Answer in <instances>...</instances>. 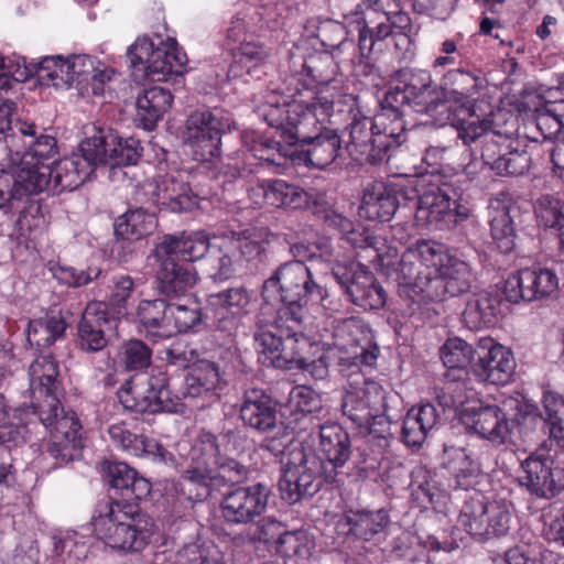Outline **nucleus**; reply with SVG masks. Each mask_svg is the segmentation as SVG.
<instances>
[{"mask_svg": "<svg viewBox=\"0 0 564 564\" xmlns=\"http://www.w3.org/2000/svg\"><path fill=\"white\" fill-rule=\"evenodd\" d=\"M333 110L326 97L308 101L280 102V96L270 93L264 101L253 108V117L273 129L281 140H265L253 147V156L268 166H282L286 158L299 159L307 166L323 170L341 153L344 140L337 129L323 120Z\"/></svg>", "mask_w": 564, "mask_h": 564, "instance_id": "f257e3e1", "label": "nucleus"}, {"mask_svg": "<svg viewBox=\"0 0 564 564\" xmlns=\"http://www.w3.org/2000/svg\"><path fill=\"white\" fill-rule=\"evenodd\" d=\"M95 535L115 550L138 552L154 534V520L137 503L108 500L98 505L93 517Z\"/></svg>", "mask_w": 564, "mask_h": 564, "instance_id": "f03ea898", "label": "nucleus"}, {"mask_svg": "<svg viewBox=\"0 0 564 564\" xmlns=\"http://www.w3.org/2000/svg\"><path fill=\"white\" fill-rule=\"evenodd\" d=\"M350 122L346 130L349 140L345 149L356 160L371 165L389 161L391 152L405 140V123L398 121V127H389L383 120L365 116L359 109L350 110Z\"/></svg>", "mask_w": 564, "mask_h": 564, "instance_id": "7ed1b4c3", "label": "nucleus"}, {"mask_svg": "<svg viewBox=\"0 0 564 564\" xmlns=\"http://www.w3.org/2000/svg\"><path fill=\"white\" fill-rule=\"evenodd\" d=\"M380 349L372 343L366 326L358 319L341 321L334 329L333 343L326 349V358L345 377L358 375L362 366L371 367Z\"/></svg>", "mask_w": 564, "mask_h": 564, "instance_id": "20e7f679", "label": "nucleus"}, {"mask_svg": "<svg viewBox=\"0 0 564 564\" xmlns=\"http://www.w3.org/2000/svg\"><path fill=\"white\" fill-rule=\"evenodd\" d=\"M262 296L278 299L290 311L291 321L301 322L299 312L310 299L322 300L324 290L312 278L302 261H290L279 267L262 284Z\"/></svg>", "mask_w": 564, "mask_h": 564, "instance_id": "39448f33", "label": "nucleus"}, {"mask_svg": "<svg viewBox=\"0 0 564 564\" xmlns=\"http://www.w3.org/2000/svg\"><path fill=\"white\" fill-rule=\"evenodd\" d=\"M130 66L142 73V78L150 82H167L172 76L183 75L187 62L186 54L182 52L175 39H160L154 43L147 36L139 37L127 54Z\"/></svg>", "mask_w": 564, "mask_h": 564, "instance_id": "423d86ee", "label": "nucleus"}, {"mask_svg": "<svg viewBox=\"0 0 564 564\" xmlns=\"http://www.w3.org/2000/svg\"><path fill=\"white\" fill-rule=\"evenodd\" d=\"M511 522L510 503L505 500H487L479 491L465 499L458 516V524L478 542L507 535Z\"/></svg>", "mask_w": 564, "mask_h": 564, "instance_id": "0eeeda50", "label": "nucleus"}, {"mask_svg": "<svg viewBox=\"0 0 564 564\" xmlns=\"http://www.w3.org/2000/svg\"><path fill=\"white\" fill-rule=\"evenodd\" d=\"M432 76L427 70H415L409 74L404 83L391 86L380 101L381 112L378 120L384 121L392 118L390 127H398V121L403 122L408 110L433 116V102L437 99L431 90Z\"/></svg>", "mask_w": 564, "mask_h": 564, "instance_id": "6e6552de", "label": "nucleus"}, {"mask_svg": "<svg viewBox=\"0 0 564 564\" xmlns=\"http://www.w3.org/2000/svg\"><path fill=\"white\" fill-rule=\"evenodd\" d=\"M293 326H273L275 333L265 332L256 337L253 347L259 362L267 367L294 370L312 348L311 339L299 329L300 323Z\"/></svg>", "mask_w": 564, "mask_h": 564, "instance_id": "1a4fd4ad", "label": "nucleus"}, {"mask_svg": "<svg viewBox=\"0 0 564 564\" xmlns=\"http://www.w3.org/2000/svg\"><path fill=\"white\" fill-rule=\"evenodd\" d=\"M171 378L165 370L153 368L140 382H128L118 391L124 409L138 413H175L182 406L181 399L170 389Z\"/></svg>", "mask_w": 564, "mask_h": 564, "instance_id": "9d476101", "label": "nucleus"}, {"mask_svg": "<svg viewBox=\"0 0 564 564\" xmlns=\"http://www.w3.org/2000/svg\"><path fill=\"white\" fill-rule=\"evenodd\" d=\"M56 140L37 133L34 123L18 122L10 134L0 141V166L11 167L22 164H46L56 154Z\"/></svg>", "mask_w": 564, "mask_h": 564, "instance_id": "9b49d317", "label": "nucleus"}, {"mask_svg": "<svg viewBox=\"0 0 564 564\" xmlns=\"http://www.w3.org/2000/svg\"><path fill=\"white\" fill-rule=\"evenodd\" d=\"M524 411V419L530 416L527 405H522L518 400L505 401L502 405L486 404L478 408H470L463 414V422L466 427L484 440L496 445H503L511 437L513 426L520 424L518 414H512V410Z\"/></svg>", "mask_w": 564, "mask_h": 564, "instance_id": "f8f14e48", "label": "nucleus"}, {"mask_svg": "<svg viewBox=\"0 0 564 564\" xmlns=\"http://www.w3.org/2000/svg\"><path fill=\"white\" fill-rule=\"evenodd\" d=\"M296 462L281 459V475L278 482L282 500L290 505L312 498L323 487L325 473L319 457L307 456L303 449L295 453Z\"/></svg>", "mask_w": 564, "mask_h": 564, "instance_id": "ddd939ff", "label": "nucleus"}, {"mask_svg": "<svg viewBox=\"0 0 564 564\" xmlns=\"http://www.w3.org/2000/svg\"><path fill=\"white\" fill-rule=\"evenodd\" d=\"M56 404L54 410L46 414L48 420L42 417L39 409H32L40 422L48 430L50 437L46 443V453L54 459L56 467L74 460L83 448L82 425L72 410L65 411Z\"/></svg>", "mask_w": 564, "mask_h": 564, "instance_id": "4468645a", "label": "nucleus"}, {"mask_svg": "<svg viewBox=\"0 0 564 564\" xmlns=\"http://www.w3.org/2000/svg\"><path fill=\"white\" fill-rule=\"evenodd\" d=\"M332 275L349 301L367 310L382 308L388 294L375 275L359 263L336 264Z\"/></svg>", "mask_w": 564, "mask_h": 564, "instance_id": "2eb2a0df", "label": "nucleus"}, {"mask_svg": "<svg viewBox=\"0 0 564 564\" xmlns=\"http://www.w3.org/2000/svg\"><path fill=\"white\" fill-rule=\"evenodd\" d=\"M229 124L210 110H197L186 121L185 143L196 161L208 162L219 156L221 134Z\"/></svg>", "mask_w": 564, "mask_h": 564, "instance_id": "dca6fc26", "label": "nucleus"}, {"mask_svg": "<svg viewBox=\"0 0 564 564\" xmlns=\"http://www.w3.org/2000/svg\"><path fill=\"white\" fill-rule=\"evenodd\" d=\"M558 292V278L549 268L534 265L511 274L505 283V295L510 303L553 299Z\"/></svg>", "mask_w": 564, "mask_h": 564, "instance_id": "f3484780", "label": "nucleus"}, {"mask_svg": "<svg viewBox=\"0 0 564 564\" xmlns=\"http://www.w3.org/2000/svg\"><path fill=\"white\" fill-rule=\"evenodd\" d=\"M340 409L352 426L361 430L378 416V413L386 412V391L376 381L362 377L361 386L349 384V389L343 395Z\"/></svg>", "mask_w": 564, "mask_h": 564, "instance_id": "a211bd4d", "label": "nucleus"}, {"mask_svg": "<svg viewBox=\"0 0 564 564\" xmlns=\"http://www.w3.org/2000/svg\"><path fill=\"white\" fill-rule=\"evenodd\" d=\"M31 408L39 409L42 417L58 404L56 391L59 382V367L51 352L41 351L29 367Z\"/></svg>", "mask_w": 564, "mask_h": 564, "instance_id": "6ab92c4d", "label": "nucleus"}, {"mask_svg": "<svg viewBox=\"0 0 564 564\" xmlns=\"http://www.w3.org/2000/svg\"><path fill=\"white\" fill-rule=\"evenodd\" d=\"M473 375L480 382L506 384L510 381L516 362L512 352L490 337L480 338L475 347Z\"/></svg>", "mask_w": 564, "mask_h": 564, "instance_id": "aec40b11", "label": "nucleus"}, {"mask_svg": "<svg viewBox=\"0 0 564 564\" xmlns=\"http://www.w3.org/2000/svg\"><path fill=\"white\" fill-rule=\"evenodd\" d=\"M420 204L419 221L437 230L455 227L457 223L466 220L471 213L467 203L451 199L437 186L431 187V191L421 197Z\"/></svg>", "mask_w": 564, "mask_h": 564, "instance_id": "412c9836", "label": "nucleus"}, {"mask_svg": "<svg viewBox=\"0 0 564 564\" xmlns=\"http://www.w3.org/2000/svg\"><path fill=\"white\" fill-rule=\"evenodd\" d=\"M521 470L519 485L536 498L552 499L564 488L561 470L553 468L549 456L531 454L521 462Z\"/></svg>", "mask_w": 564, "mask_h": 564, "instance_id": "4be33fe9", "label": "nucleus"}, {"mask_svg": "<svg viewBox=\"0 0 564 564\" xmlns=\"http://www.w3.org/2000/svg\"><path fill=\"white\" fill-rule=\"evenodd\" d=\"M93 143L86 138L79 145V151L64 158L52 166L51 181L54 191H74L85 183L98 166Z\"/></svg>", "mask_w": 564, "mask_h": 564, "instance_id": "5701e85b", "label": "nucleus"}, {"mask_svg": "<svg viewBox=\"0 0 564 564\" xmlns=\"http://www.w3.org/2000/svg\"><path fill=\"white\" fill-rule=\"evenodd\" d=\"M88 140L93 143L97 165H109L111 169L134 165L141 156L139 140L122 139L111 129H98Z\"/></svg>", "mask_w": 564, "mask_h": 564, "instance_id": "b1692460", "label": "nucleus"}, {"mask_svg": "<svg viewBox=\"0 0 564 564\" xmlns=\"http://www.w3.org/2000/svg\"><path fill=\"white\" fill-rule=\"evenodd\" d=\"M476 275L471 267L464 260L452 256L444 262L440 273L434 275L430 285V302L444 301L471 290Z\"/></svg>", "mask_w": 564, "mask_h": 564, "instance_id": "393cba45", "label": "nucleus"}, {"mask_svg": "<svg viewBox=\"0 0 564 564\" xmlns=\"http://www.w3.org/2000/svg\"><path fill=\"white\" fill-rule=\"evenodd\" d=\"M395 279L399 284L400 296L408 299L412 304L430 302V285L434 280L433 270H426L416 261L413 252L408 249L398 262Z\"/></svg>", "mask_w": 564, "mask_h": 564, "instance_id": "a878e982", "label": "nucleus"}, {"mask_svg": "<svg viewBox=\"0 0 564 564\" xmlns=\"http://www.w3.org/2000/svg\"><path fill=\"white\" fill-rule=\"evenodd\" d=\"M107 304L94 301L87 304L77 323V347L79 350L94 354L102 351L107 345L106 328L110 319Z\"/></svg>", "mask_w": 564, "mask_h": 564, "instance_id": "bb28decb", "label": "nucleus"}, {"mask_svg": "<svg viewBox=\"0 0 564 564\" xmlns=\"http://www.w3.org/2000/svg\"><path fill=\"white\" fill-rule=\"evenodd\" d=\"M160 268L155 276V289L170 301L183 296L197 282L193 265L182 263L172 256L155 254Z\"/></svg>", "mask_w": 564, "mask_h": 564, "instance_id": "cd10ccee", "label": "nucleus"}, {"mask_svg": "<svg viewBox=\"0 0 564 564\" xmlns=\"http://www.w3.org/2000/svg\"><path fill=\"white\" fill-rule=\"evenodd\" d=\"M480 86V78L468 70L462 68L448 70L443 75L440 87L431 83V90L437 96L432 106L434 113L440 108L449 112L451 107L447 105L449 100L464 102L478 94Z\"/></svg>", "mask_w": 564, "mask_h": 564, "instance_id": "c85d7f7f", "label": "nucleus"}, {"mask_svg": "<svg viewBox=\"0 0 564 564\" xmlns=\"http://www.w3.org/2000/svg\"><path fill=\"white\" fill-rule=\"evenodd\" d=\"M318 451L321 456L332 465V470L325 471L326 482H339L337 469L344 467L351 456V441L348 432L336 423L322 425Z\"/></svg>", "mask_w": 564, "mask_h": 564, "instance_id": "c756f323", "label": "nucleus"}, {"mask_svg": "<svg viewBox=\"0 0 564 564\" xmlns=\"http://www.w3.org/2000/svg\"><path fill=\"white\" fill-rule=\"evenodd\" d=\"M152 202L173 213L188 212L197 204L196 196L180 173L159 175L151 191Z\"/></svg>", "mask_w": 564, "mask_h": 564, "instance_id": "7c9ffc66", "label": "nucleus"}, {"mask_svg": "<svg viewBox=\"0 0 564 564\" xmlns=\"http://www.w3.org/2000/svg\"><path fill=\"white\" fill-rule=\"evenodd\" d=\"M441 466L446 470L449 485L454 489L474 488L482 475L480 463L463 447H445Z\"/></svg>", "mask_w": 564, "mask_h": 564, "instance_id": "2f4dec72", "label": "nucleus"}, {"mask_svg": "<svg viewBox=\"0 0 564 564\" xmlns=\"http://www.w3.org/2000/svg\"><path fill=\"white\" fill-rule=\"evenodd\" d=\"M215 251L208 236L204 231L183 235L182 237L164 236L154 249V254L172 256L182 263L202 259L208 251Z\"/></svg>", "mask_w": 564, "mask_h": 564, "instance_id": "473e14b6", "label": "nucleus"}, {"mask_svg": "<svg viewBox=\"0 0 564 564\" xmlns=\"http://www.w3.org/2000/svg\"><path fill=\"white\" fill-rule=\"evenodd\" d=\"M366 9V12L362 10L361 14L349 19L358 24V48L362 58H369L376 50L382 51L383 41L394 36L384 13L372 12V7Z\"/></svg>", "mask_w": 564, "mask_h": 564, "instance_id": "72a5a7b5", "label": "nucleus"}, {"mask_svg": "<svg viewBox=\"0 0 564 564\" xmlns=\"http://www.w3.org/2000/svg\"><path fill=\"white\" fill-rule=\"evenodd\" d=\"M108 434L112 443L137 457H150L153 460L166 464L173 459L172 454L158 441L144 435L132 433L124 423L112 424Z\"/></svg>", "mask_w": 564, "mask_h": 564, "instance_id": "f704fd0d", "label": "nucleus"}, {"mask_svg": "<svg viewBox=\"0 0 564 564\" xmlns=\"http://www.w3.org/2000/svg\"><path fill=\"white\" fill-rule=\"evenodd\" d=\"M399 207L395 188L382 181L369 183L362 195L361 212L369 220L389 221Z\"/></svg>", "mask_w": 564, "mask_h": 564, "instance_id": "c9c22d12", "label": "nucleus"}, {"mask_svg": "<svg viewBox=\"0 0 564 564\" xmlns=\"http://www.w3.org/2000/svg\"><path fill=\"white\" fill-rule=\"evenodd\" d=\"M137 322L144 336L159 341L169 338V301L164 299L142 300L137 307Z\"/></svg>", "mask_w": 564, "mask_h": 564, "instance_id": "e433bc0d", "label": "nucleus"}, {"mask_svg": "<svg viewBox=\"0 0 564 564\" xmlns=\"http://www.w3.org/2000/svg\"><path fill=\"white\" fill-rule=\"evenodd\" d=\"M2 171H10L12 173L13 185L10 194L14 198H21L24 195H32L44 191L52 184L51 164H22L18 163L11 167H2Z\"/></svg>", "mask_w": 564, "mask_h": 564, "instance_id": "4c0bfd02", "label": "nucleus"}, {"mask_svg": "<svg viewBox=\"0 0 564 564\" xmlns=\"http://www.w3.org/2000/svg\"><path fill=\"white\" fill-rule=\"evenodd\" d=\"M208 303L213 307L224 310L231 315V318L224 315L219 319L218 328L230 335L236 334L238 328L242 326V318L246 314L247 289L245 285L210 294L208 296Z\"/></svg>", "mask_w": 564, "mask_h": 564, "instance_id": "58836bf2", "label": "nucleus"}, {"mask_svg": "<svg viewBox=\"0 0 564 564\" xmlns=\"http://www.w3.org/2000/svg\"><path fill=\"white\" fill-rule=\"evenodd\" d=\"M501 313L498 295L482 291L474 294L462 314L463 324L470 330H479L496 325Z\"/></svg>", "mask_w": 564, "mask_h": 564, "instance_id": "ea45409f", "label": "nucleus"}, {"mask_svg": "<svg viewBox=\"0 0 564 564\" xmlns=\"http://www.w3.org/2000/svg\"><path fill=\"white\" fill-rule=\"evenodd\" d=\"M325 205L326 202L324 195L315 194L314 200L312 203L313 208L310 209L321 219H323L329 228L336 229L343 234L352 247H372L375 239L373 237L356 230L351 219L332 208H327Z\"/></svg>", "mask_w": 564, "mask_h": 564, "instance_id": "a19ab883", "label": "nucleus"}, {"mask_svg": "<svg viewBox=\"0 0 564 564\" xmlns=\"http://www.w3.org/2000/svg\"><path fill=\"white\" fill-rule=\"evenodd\" d=\"M173 95L164 87L153 86L143 91L137 98V121L143 129L153 130L158 121L170 109Z\"/></svg>", "mask_w": 564, "mask_h": 564, "instance_id": "79ce46f5", "label": "nucleus"}, {"mask_svg": "<svg viewBox=\"0 0 564 564\" xmlns=\"http://www.w3.org/2000/svg\"><path fill=\"white\" fill-rule=\"evenodd\" d=\"M516 208L505 204L501 200H492L489 205V225L490 235L497 245V248L509 253L516 247V227L512 213Z\"/></svg>", "mask_w": 564, "mask_h": 564, "instance_id": "37998d69", "label": "nucleus"}, {"mask_svg": "<svg viewBox=\"0 0 564 564\" xmlns=\"http://www.w3.org/2000/svg\"><path fill=\"white\" fill-rule=\"evenodd\" d=\"M475 347L458 337L447 339L441 347V359L447 368L446 377L449 380H464L468 376L467 367L473 371Z\"/></svg>", "mask_w": 564, "mask_h": 564, "instance_id": "c03bdc74", "label": "nucleus"}, {"mask_svg": "<svg viewBox=\"0 0 564 564\" xmlns=\"http://www.w3.org/2000/svg\"><path fill=\"white\" fill-rule=\"evenodd\" d=\"M246 247L247 235L245 229L231 230L230 236L223 239L219 248L213 251L219 253L216 264L213 267L214 272L210 274L214 281L221 282L234 274V263L243 258Z\"/></svg>", "mask_w": 564, "mask_h": 564, "instance_id": "a18cd8bd", "label": "nucleus"}, {"mask_svg": "<svg viewBox=\"0 0 564 564\" xmlns=\"http://www.w3.org/2000/svg\"><path fill=\"white\" fill-rule=\"evenodd\" d=\"M107 477L112 488L122 496L142 499L151 491V484L126 463L113 462L107 467Z\"/></svg>", "mask_w": 564, "mask_h": 564, "instance_id": "49530a36", "label": "nucleus"}, {"mask_svg": "<svg viewBox=\"0 0 564 564\" xmlns=\"http://www.w3.org/2000/svg\"><path fill=\"white\" fill-rule=\"evenodd\" d=\"M282 530L283 524L274 518L264 517L257 521L249 518V549H252L256 557L267 558L273 555Z\"/></svg>", "mask_w": 564, "mask_h": 564, "instance_id": "de8ad7c7", "label": "nucleus"}, {"mask_svg": "<svg viewBox=\"0 0 564 564\" xmlns=\"http://www.w3.org/2000/svg\"><path fill=\"white\" fill-rule=\"evenodd\" d=\"M539 226L558 231V250L564 251V200L558 194H542L533 203Z\"/></svg>", "mask_w": 564, "mask_h": 564, "instance_id": "09e8293b", "label": "nucleus"}, {"mask_svg": "<svg viewBox=\"0 0 564 564\" xmlns=\"http://www.w3.org/2000/svg\"><path fill=\"white\" fill-rule=\"evenodd\" d=\"M155 228L156 218L154 214L138 208L117 218L115 236L121 240L135 241L152 234Z\"/></svg>", "mask_w": 564, "mask_h": 564, "instance_id": "8fccbe9b", "label": "nucleus"}, {"mask_svg": "<svg viewBox=\"0 0 564 564\" xmlns=\"http://www.w3.org/2000/svg\"><path fill=\"white\" fill-rule=\"evenodd\" d=\"M66 330V323L59 315H45L29 322L26 339L31 346L41 351L62 338Z\"/></svg>", "mask_w": 564, "mask_h": 564, "instance_id": "3c124183", "label": "nucleus"}, {"mask_svg": "<svg viewBox=\"0 0 564 564\" xmlns=\"http://www.w3.org/2000/svg\"><path fill=\"white\" fill-rule=\"evenodd\" d=\"M267 205L271 207L313 208L315 194L288 184L282 180H275L268 184V194L264 195Z\"/></svg>", "mask_w": 564, "mask_h": 564, "instance_id": "603ef678", "label": "nucleus"}, {"mask_svg": "<svg viewBox=\"0 0 564 564\" xmlns=\"http://www.w3.org/2000/svg\"><path fill=\"white\" fill-rule=\"evenodd\" d=\"M349 533L365 541L371 540L382 532L389 523V514L384 509L376 511H349L345 516Z\"/></svg>", "mask_w": 564, "mask_h": 564, "instance_id": "864d4df0", "label": "nucleus"}, {"mask_svg": "<svg viewBox=\"0 0 564 564\" xmlns=\"http://www.w3.org/2000/svg\"><path fill=\"white\" fill-rule=\"evenodd\" d=\"M220 382L219 367L216 362L200 359L185 378L184 397L197 398L215 390Z\"/></svg>", "mask_w": 564, "mask_h": 564, "instance_id": "5fc2aeb1", "label": "nucleus"}, {"mask_svg": "<svg viewBox=\"0 0 564 564\" xmlns=\"http://www.w3.org/2000/svg\"><path fill=\"white\" fill-rule=\"evenodd\" d=\"M276 410L263 389L249 388V427L269 431L275 426Z\"/></svg>", "mask_w": 564, "mask_h": 564, "instance_id": "6e6d98bb", "label": "nucleus"}, {"mask_svg": "<svg viewBox=\"0 0 564 564\" xmlns=\"http://www.w3.org/2000/svg\"><path fill=\"white\" fill-rule=\"evenodd\" d=\"M466 117H458L452 111L447 112L445 123H449L457 132V138L462 140L464 145L470 147L481 140L492 130V120L488 118H479L468 112Z\"/></svg>", "mask_w": 564, "mask_h": 564, "instance_id": "4d7b16f0", "label": "nucleus"}, {"mask_svg": "<svg viewBox=\"0 0 564 564\" xmlns=\"http://www.w3.org/2000/svg\"><path fill=\"white\" fill-rule=\"evenodd\" d=\"M314 541L305 530L284 531L282 530L273 554L288 560L306 558L311 554Z\"/></svg>", "mask_w": 564, "mask_h": 564, "instance_id": "13d9d810", "label": "nucleus"}, {"mask_svg": "<svg viewBox=\"0 0 564 564\" xmlns=\"http://www.w3.org/2000/svg\"><path fill=\"white\" fill-rule=\"evenodd\" d=\"M137 285L135 280L129 274L113 275L108 301L104 302L107 304V311L111 310L113 314L124 316Z\"/></svg>", "mask_w": 564, "mask_h": 564, "instance_id": "bf43d9fd", "label": "nucleus"}, {"mask_svg": "<svg viewBox=\"0 0 564 564\" xmlns=\"http://www.w3.org/2000/svg\"><path fill=\"white\" fill-rule=\"evenodd\" d=\"M302 67L305 74L318 85L330 84L338 70L334 56L327 51L308 55Z\"/></svg>", "mask_w": 564, "mask_h": 564, "instance_id": "052dcab7", "label": "nucleus"}, {"mask_svg": "<svg viewBox=\"0 0 564 564\" xmlns=\"http://www.w3.org/2000/svg\"><path fill=\"white\" fill-rule=\"evenodd\" d=\"M41 80H50L55 88L72 87V76L68 59L61 56H46L41 59L35 69Z\"/></svg>", "mask_w": 564, "mask_h": 564, "instance_id": "680f3d73", "label": "nucleus"}, {"mask_svg": "<svg viewBox=\"0 0 564 564\" xmlns=\"http://www.w3.org/2000/svg\"><path fill=\"white\" fill-rule=\"evenodd\" d=\"M425 556V547L419 538L411 532H402L394 538L388 551V557L393 560L405 561L409 563L421 562Z\"/></svg>", "mask_w": 564, "mask_h": 564, "instance_id": "e2e57ef3", "label": "nucleus"}, {"mask_svg": "<svg viewBox=\"0 0 564 564\" xmlns=\"http://www.w3.org/2000/svg\"><path fill=\"white\" fill-rule=\"evenodd\" d=\"M543 404L550 435L564 449V399L553 392H546L543 397Z\"/></svg>", "mask_w": 564, "mask_h": 564, "instance_id": "0e129e2a", "label": "nucleus"}, {"mask_svg": "<svg viewBox=\"0 0 564 564\" xmlns=\"http://www.w3.org/2000/svg\"><path fill=\"white\" fill-rule=\"evenodd\" d=\"M247 13L238 12L230 21L227 30L225 45L230 52L234 63L243 65L247 58L246 41H247Z\"/></svg>", "mask_w": 564, "mask_h": 564, "instance_id": "69168bd1", "label": "nucleus"}, {"mask_svg": "<svg viewBox=\"0 0 564 564\" xmlns=\"http://www.w3.org/2000/svg\"><path fill=\"white\" fill-rule=\"evenodd\" d=\"M169 319L171 329L169 338L177 333H186L202 322L200 310L195 306H188L180 302L169 301Z\"/></svg>", "mask_w": 564, "mask_h": 564, "instance_id": "338daca9", "label": "nucleus"}, {"mask_svg": "<svg viewBox=\"0 0 564 564\" xmlns=\"http://www.w3.org/2000/svg\"><path fill=\"white\" fill-rule=\"evenodd\" d=\"M152 350L140 339H130L122 344L119 362L127 371H141L151 365Z\"/></svg>", "mask_w": 564, "mask_h": 564, "instance_id": "774afa93", "label": "nucleus"}]
</instances>
